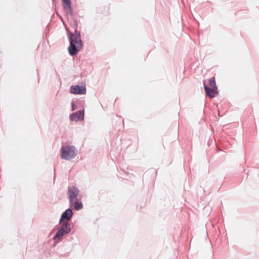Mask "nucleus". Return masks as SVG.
<instances>
[{
    "instance_id": "39448f33",
    "label": "nucleus",
    "mask_w": 259,
    "mask_h": 259,
    "mask_svg": "<svg viewBox=\"0 0 259 259\" xmlns=\"http://www.w3.org/2000/svg\"><path fill=\"white\" fill-rule=\"evenodd\" d=\"M73 214V213L72 209L70 208H68L61 214L59 220V223L68 222V221H69L71 220Z\"/></svg>"
},
{
    "instance_id": "0eeeda50",
    "label": "nucleus",
    "mask_w": 259,
    "mask_h": 259,
    "mask_svg": "<svg viewBox=\"0 0 259 259\" xmlns=\"http://www.w3.org/2000/svg\"><path fill=\"white\" fill-rule=\"evenodd\" d=\"M69 119L71 121H78L84 119V111H77L70 115Z\"/></svg>"
},
{
    "instance_id": "f03ea898",
    "label": "nucleus",
    "mask_w": 259,
    "mask_h": 259,
    "mask_svg": "<svg viewBox=\"0 0 259 259\" xmlns=\"http://www.w3.org/2000/svg\"><path fill=\"white\" fill-rule=\"evenodd\" d=\"M60 152L61 159L70 160L74 159L76 156L78 150L73 145H65L62 146Z\"/></svg>"
},
{
    "instance_id": "20e7f679",
    "label": "nucleus",
    "mask_w": 259,
    "mask_h": 259,
    "mask_svg": "<svg viewBox=\"0 0 259 259\" xmlns=\"http://www.w3.org/2000/svg\"><path fill=\"white\" fill-rule=\"evenodd\" d=\"M79 190L78 188L74 186L69 187L68 188L67 195L69 198V202L70 206L72 207L73 205V203L77 200Z\"/></svg>"
},
{
    "instance_id": "6e6552de",
    "label": "nucleus",
    "mask_w": 259,
    "mask_h": 259,
    "mask_svg": "<svg viewBox=\"0 0 259 259\" xmlns=\"http://www.w3.org/2000/svg\"><path fill=\"white\" fill-rule=\"evenodd\" d=\"M203 84L206 94L210 98H214L215 96V95L218 93V88H209L205 84L204 81Z\"/></svg>"
},
{
    "instance_id": "9b49d317",
    "label": "nucleus",
    "mask_w": 259,
    "mask_h": 259,
    "mask_svg": "<svg viewBox=\"0 0 259 259\" xmlns=\"http://www.w3.org/2000/svg\"><path fill=\"white\" fill-rule=\"evenodd\" d=\"M209 85L210 86L209 88H218L216 85L215 78L214 77H211L208 80Z\"/></svg>"
},
{
    "instance_id": "9d476101",
    "label": "nucleus",
    "mask_w": 259,
    "mask_h": 259,
    "mask_svg": "<svg viewBox=\"0 0 259 259\" xmlns=\"http://www.w3.org/2000/svg\"><path fill=\"white\" fill-rule=\"evenodd\" d=\"M79 200H77L73 203V205H74V208L76 210H79L81 209L83 207V205L81 202H79Z\"/></svg>"
},
{
    "instance_id": "423d86ee",
    "label": "nucleus",
    "mask_w": 259,
    "mask_h": 259,
    "mask_svg": "<svg viewBox=\"0 0 259 259\" xmlns=\"http://www.w3.org/2000/svg\"><path fill=\"white\" fill-rule=\"evenodd\" d=\"M70 92L72 94L84 95L86 93L85 87L79 85H72L70 88Z\"/></svg>"
},
{
    "instance_id": "f8f14e48",
    "label": "nucleus",
    "mask_w": 259,
    "mask_h": 259,
    "mask_svg": "<svg viewBox=\"0 0 259 259\" xmlns=\"http://www.w3.org/2000/svg\"><path fill=\"white\" fill-rule=\"evenodd\" d=\"M77 108L76 106L75 105V104L73 102L71 103V110L72 111H74L76 110Z\"/></svg>"
},
{
    "instance_id": "1a4fd4ad",
    "label": "nucleus",
    "mask_w": 259,
    "mask_h": 259,
    "mask_svg": "<svg viewBox=\"0 0 259 259\" xmlns=\"http://www.w3.org/2000/svg\"><path fill=\"white\" fill-rule=\"evenodd\" d=\"M64 4V8L67 11V14L72 15V7L70 0H62Z\"/></svg>"
},
{
    "instance_id": "f257e3e1",
    "label": "nucleus",
    "mask_w": 259,
    "mask_h": 259,
    "mask_svg": "<svg viewBox=\"0 0 259 259\" xmlns=\"http://www.w3.org/2000/svg\"><path fill=\"white\" fill-rule=\"evenodd\" d=\"M68 37L70 42L68 48V52L71 56H74L83 46L80 32L75 30L74 33H68Z\"/></svg>"
},
{
    "instance_id": "7ed1b4c3",
    "label": "nucleus",
    "mask_w": 259,
    "mask_h": 259,
    "mask_svg": "<svg viewBox=\"0 0 259 259\" xmlns=\"http://www.w3.org/2000/svg\"><path fill=\"white\" fill-rule=\"evenodd\" d=\"M60 226L54 236L53 239L56 240L69 234L71 231L70 224L68 222L59 223Z\"/></svg>"
}]
</instances>
